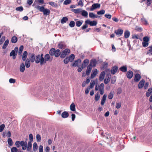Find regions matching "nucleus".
<instances>
[{"label": "nucleus", "mask_w": 152, "mask_h": 152, "mask_svg": "<svg viewBox=\"0 0 152 152\" xmlns=\"http://www.w3.org/2000/svg\"><path fill=\"white\" fill-rule=\"evenodd\" d=\"M16 146L18 148H19L21 146L22 147V149L23 150H25L27 148L28 144L26 141H17L15 143Z\"/></svg>", "instance_id": "nucleus-1"}, {"label": "nucleus", "mask_w": 152, "mask_h": 152, "mask_svg": "<svg viewBox=\"0 0 152 152\" xmlns=\"http://www.w3.org/2000/svg\"><path fill=\"white\" fill-rule=\"evenodd\" d=\"M85 24L81 27V29L83 30L84 29L88 27V24H89L91 26H96L97 24V22L94 20L90 21L89 20H87L85 21Z\"/></svg>", "instance_id": "nucleus-2"}, {"label": "nucleus", "mask_w": 152, "mask_h": 152, "mask_svg": "<svg viewBox=\"0 0 152 152\" xmlns=\"http://www.w3.org/2000/svg\"><path fill=\"white\" fill-rule=\"evenodd\" d=\"M35 8L39 10L40 12H43L44 15L46 16L49 15L50 13L49 10L47 8H45L43 6L41 7L39 5H37Z\"/></svg>", "instance_id": "nucleus-3"}, {"label": "nucleus", "mask_w": 152, "mask_h": 152, "mask_svg": "<svg viewBox=\"0 0 152 152\" xmlns=\"http://www.w3.org/2000/svg\"><path fill=\"white\" fill-rule=\"evenodd\" d=\"M49 54L51 56H55L56 57H58L60 55L61 51L59 49L56 50L54 48H51L49 52Z\"/></svg>", "instance_id": "nucleus-4"}, {"label": "nucleus", "mask_w": 152, "mask_h": 152, "mask_svg": "<svg viewBox=\"0 0 152 152\" xmlns=\"http://www.w3.org/2000/svg\"><path fill=\"white\" fill-rule=\"evenodd\" d=\"M43 57H40L39 54L36 56L35 62L37 64L40 63L41 65L45 64Z\"/></svg>", "instance_id": "nucleus-5"}, {"label": "nucleus", "mask_w": 152, "mask_h": 152, "mask_svg": "<svg viewBox=\"0 0 152 152\" xmlns=\"http://www.w3.org/2000/svg\"><path fill=\"white\" fill-rule=\"evenodd\" d=\"M29 138L30 141L28 143V146L27 148V151H29L32 148V144L31 142L33 140V135L31 134H30L29 135Z\"/></svg>", "instance_id": "nucleus-6"}, {"label": "nucleus", "mask_w": 152, "mask_h": 152, "mask_svg": "<svg viewBox=\"0 0 152 152\" xmlns=\"http://www.w3.org/2000/svg\"><path fill=\"white\" fill-rule=\"evenodd\" d=\"M70 50L69 49H66L63 50L60 54V57L61 58H64L66 55H68L70 53Z\"/></svg>", "instance_id": "nucleus-7"}, {"label": "nucleus", "mask_w": 152, "mask_h": 152, "mask_svg": "<svg viewBox=\"0 0 152 152\" xmlns=\"http://www.w3.org/2000/svg\"><path fill=\"white\" fill-rule=\"evenodd\" d=\"M100 7V5L99 3H95L93 4L90 8L89 10L90 11H93L95 9L99 8Z\"/></svg>", "instance_id": "nucleus-8"}, {"label": "nucleus", "mask_w": 152, "mask_h": 152, "mask_svg": "<svg viewBox=\"0 0 152 152\" xmlns=\"http://www.w3.org/2000/svg\"><path fill=\"white\" fill-rule=\"evenodd\" d=\"M53 59V58H50V55L48 54H46L44 58V60H45V64L47 61H51Z\"/></svg>", "instance_id": "nucleus-9"}, {"label": "nucleus", "mask_w": 152, "mask_h": 152, "mask_svg": "<svg viewBox=\"0 0 152 152\" xmlns=\"http://www.w3.org/2000/svg\"><path fill=\"white\" fill-rule=\"evenodd\" d=\"M124 31L122 29L119 28L114 31V33L118 37L121 36L123 33Z\"/></svg>", "instance_id": "nucleus-10"}, {"label": "nucleus", "mask_w": 152, "mask_h": 152, "mask_svg": "<svg viewBox=\"0 0 152 152\" xmlns=\"http://www.w3.org/2000/svg\"><path fill=\"white\" fill-rule=\"evenodd\" d=\"M89 62V61L88 59H85L83 62L81 67L83 68H85L88 65Z\"/></svg>", "instance_id": "nucleus-11"}, {"label": "nucleus", "mask_w": 152, "mask_h": 152, "mask_svg": "<svg viewBox=\"0 0 152 152\" xmlns=\"http://www.w3.org/2000/svg\"><path fill=\"white\" fill-rule=\"evenodd\" d=\"M98 73V71L97 69H95L94 70V71H92L91 75V79L94 78L97 75Z\"/></svg>", "instance_id": "nucleus-12"}, {"label": "nucleus", "mask_w": 152, "mask_h": 152, "mask_svg": "<svg viewBox=\"0 0 152 152\" xmlns=\"http://www.w3.org/2000/svg\"><path fill=\"white\" fill-rule=\"evenodd\" d=\"M141 78L140 75L138 73H137L134 75V81L136 82H138L140 80Z\"/></svg>", "instance_id": "nucleus-13"}, {"label": "nucleus", "mask_w": 152, "mask_h": 152, "mask_svg": "<svg viewBox=\"0 0 152 152\" xmlns=\"http://www.w3.org/2000/svg\"><path fill=\"white\" fill-rule=\"evenodd\" d=\"M92 66H91L90 65H88L87 67V70L86 71V75L87 76H88L90 75L92 69Z\"/></svg>", "instance_id": "nucleus-14"}, {"label": "nucleus", "mask_w": 152, "mask_h": 152, "mask_svg": "<svg viewBox=\"0 0 152 152\" xmlns=\"http://www.w3.org/2000/svg\"><path fill=\"white\" fill-rule=\"evenodd\" d=\"M145 81L144 79H142L140 80L138 86V87L139 88L141 89L143 87L145 83Z\"/></svg>", "instance_id": "nucleus-15"}, {"label": "nucleus", "mask_w": 152, "mask_h": 152, "mask_svg": "<svg viewBox=\"0 0 152 152\" xmlns=\"http://www.w3.org/2000/svg\"><path fill=\"white\" fill-rule=\"evenodd\" d=\"M105 75V72L104 71L102 72L99 76V80L100 81H102L104 78Z\"/></svg>", "instance_id": "nucleus-16"}, {"label": "nucleus", "mask_w": 152, "mask_h": 152, "mask_svg": "<svg viewBox=\"0 0 152 152\" xmlns=\"http://www.w3.org/2000/svg\"><path fill=\"white\" fill-rule=\"evenodd\" d=\"M118 69V67L117 66H114L111 70V73L113 75L115 74L117 72Z\"/></svg>", "instance_id": "nucleus-17"}, {"label": "nucleus", "mask_w": 152, "mask_h": 152, "mask_svg": "<svg viewBox=\"0 0 152 152\" xmlns=\"http://www.w3.org/2000/svg\"><path fill=\"white\" fill-rule=\"evenodd\" d=\"M97 63L96 60L95 59H92L91 60L90 62L89 65L91 66L95 67Z\"/></svg>", "instance_id": "nucleus-18"}, {"label": "nucleus", "mask_w": 152, "mask_h": 152, "mask_svg": "<svg viewBox=\"0 0 152 152\" xmlns=\"http://www.w3.org/2000/svg\"><path fill=\"white\" fill-rule=\"evenodd\" d=\"M133 72L131 70H129L126 73V76L129 79H131L133 77Z\"/></svg>", "instance_id": "nucleus-19"}, {"label": "nucleus", "mask_w": 152, "mask_h": 152, "mask_svg": "<svg viewBox=\"0 0 152 152\" xmlns=\"http://www.w3.org/2000/svg\"><path fill=\"white\" fill-rule=\"evenodd\" d=\"M81 62V60L80 59H78L75 61L74 63L72 64V66L76 67L78 66L79 64Z\"/></svg>", "instance_id": "nucleus-20"}, {"label": "nucleus", "mask_w": 152, "mask_h": 152, "mask_svg": "<svg viewBox=\"0 0 152 152\" xmlns=\"http://www.w3.org/2000/svg\"><path fill=\"white\" fill-rule=\"evenodd\" d=\"M17 53H16L15 50H12L10 53V56H12V58L15 59L16 58V56L17 55Z\"/></svg>", "instance_id": "nucleus-21"}, {"label": "nucleus", "mask_w": 152, "mask_h": 152, "mask_svg": "<svg viewBox=\"0 0 152 152\" xmlns=\"http://www.w3.org/2000/svg\"><path fill=\"white\" fill-rule=\"evenodd\" d=\"M9 42L8 39H7L5 40L2 46V48L3 49H5L6 48L9 43Z\"/></svg>", "instance_id": "nucleus-22"}, {"label": "nucleus", "mask_w": 152, "mask_h": 152, "mask_svg": "<svg viewBox=\"0 0 152 152\" xmlns=\"http://www.w3.org/2000/svg\"><path fill=\"white\" fill-rule=\"evenodd\" d=\"M110 76L109 75H107L106 78L104 80V83L105 84H107L110 81Z\"/></svg>", "instance_id": "nucleus-23"}, {"label": "nucleus", "mask_w": 152, "mask_h": 152, "mask_svg": "<svg viewBox=\"0 0 152 152\" xmlns=\"http://www.w3.org/2000/svg\"><path fill=\"white\" fill-rule=\"evenodd\" d=\"M25 69V66L24 64L23 63H22L20 66V72H24Z\"/></svg>", "instance_id": "nucleus-24"}, {"label": "nucleus", "mask_w": 152, "mask_h": 152, "mask_svg": "<svg viewBox=\"0 0 152 152\" xmlns=\"http://www.w3.org/2000/svg\"><path fill=\"white\" fill-rule=\"evenodd\" d=\"M35 58L36 56L35 54L34 53H32L30 58V59L32 63L34 61H35Z\"/></svg>", "instance_id": "nucleus-25"}, {"label": "nucleus", "mask_w": 152, "mask_h": 152, "mask_svg": "<svg viewBox=\"0 0 152 152\" xmlns=\"http://www.w3.org/2000/svg\"><path fill=\"white\" fill-rule=\"evenodd\" d=\"M130 32L128 30H126L124 33V37L125 38H127L129 37Z\"/></svg>", "instance_id": "nucleus-26"}, {"label": "nucleus", "mask_w": 152, "mask_h": 152, "mask_svg": "<svg viewBox=\"0 0 152 152\" xmlns=\"http://www.w3.org/2000/svg\"><path fill=\"white\" fill-rule=\"evenodd\" d=\"M58 47L60 49H62L65 48L64 43L62 42H60L58 45Z\"/></svg>", "instance_id": "nucleus-27"}, {"label": "nucleus", "mask_w": 152, "mask_h": 152, "mask_svg": "<svg viewBox=\"0 0 152 152\" xmlns=\"http://www.w3.org/2000/svg\"><path fill=\"white\" fill-rule=\"evenodd\" d=\"M69 116V113L66 111H64L61 114V116L63 118H66Z\"/></svg>", "instance_id": "nucleus-28"}, {"label": "nucleus", "mask_w": 152, "mask_h": 152, "mask_svg": "<svg viewBox=\"0 0 152 152\" xmlns=\"http://www.w3.org/2000/svg\"><path fill=\"white\" fill-rule=\"evenodd\" d=\"M119 69L121 71L123 72H126L127 71V67L126 66H123L121 67Z\"/></svg>", "instance_id": "nucleus-29"}, {"label": "nucleus", "mask_w": 152, "mask_h": 152, "mask_svg": "<svg viewBox=\"0 0 152 152\" xmlns=\"http://www.w3.org/2000/svg\"><path fill=\"white\" fill-rule=\"evenodd\" d=\"M81 10L80 8L73 9L72 10V11L76 14H78L81 12Z\"/></svg>", "instance_id": "nucleus-30"}, {"label": "nucleus", "mask_w": 152, "mask_h": 152, "mask_svg": "<svg viewBox=\"0 0 152 152\" xmlns=\"http://www.w3.org/2000/svg\"><path fill=\"white\" fill-rule=\"evenodd\" d=\"M25 66L27 68H29L31 65L30 61L27 59L26 60L25 62Z\"/></svg>", "instance_id": "nucleus-31"}, {"label": "nucleus", "mask_w": 152, "mask_h": 152, "mask_svg": "<svg viewBox=\"0 0 152 152\" xmlns=\"http://www.w3.org/2000/svg\"><path fill=\"white\" fill-rule=\"evenodd\" d=\"M81 15L83 17L87 18L88 17V12L85 10L81 11Z\"/></svg>", "instance_id": "nucleus-32"}, {"label": "nucleus", "mask_w": 152, "mask_h": 152, "mask_svg": "<svg viewBox=\"0 0 152 152\" xmlns=\"http://www.w3.org/2000/svg\"><path fill=\"white\" fill-rule=\"evenodd\" d=\"M3 137H10L11 136V133L10 131H9L6 134H5L4 132H3L2 134Z\"/></svg>", "instance_id": "nucleus-33"}, {"label": "nucleus", "mask_w": 152, "mask_h": 152, "mask_svg": "<svg viewBox=\"0 0 152 152\" xmlns=\"http://www.w3.org/2000/svg\"><path fill=\"white\" fill-rule=\"evenodd\" d=\"M18 41L17 38L15 36H13L11 38V41L13 43H16Z\"/></svg>", "instance_id": "nucleus-34"}, {"label": "nucleus", "mask_w": 152, "mask_h": 152, "mask_svg": "<svg viewBox=\"0 0 152 152\" xmlns=\"http://www.w3.org/2000/svg\"><path fill=\"white\" fill-rule=\"evenodd\" d=\"M27 52L26 51H24L22 56V59L23 61L26 60L27 55Z\"/></svg>", "instance_id": "nucleus-35"}, {"label": "nucleus", "mask_w": 152, "mask_h": 152, "mask_svg": "<svg viewBox=\"0 0 152 152\" xmlns=\"http://www.w3.org/2000/svg\"><path fill=\"white\" fill-rule=\"evenodd\" d=\"M68 18L66 17H64L61 20V23H64L68 20Z\"/></svg>", "instance_id": "nucleus-36"}, {"label": "nucleus", "mask_w": 152, "mask_h": 152, "mask_svg": "<svg viewBox=\"0 0 152 152\" xmlns=\"http://www.w3.org/2000/svg\"><path fill=\"white\" fill-rule=\"evenodd\" d=\"M75 58V56L74 54H72L69 57H68V59L69 61L72 62L74 60Z\"/></svg>", "instance_id": "nucleus-37"}, {"label": "nucleus", "mask_w": 152, "mask_h": 152, "mask_svg": "<svg viewBox=\"0 0 152 152\" xmlns=\"http://www.w3.org/2000/svg\"><path fill=\"white\" fill-rule=\"evenodd\" d=\"M83 23L82 21H77L76 22V26L77 27H79L81 26Z\"/></svg>", "instance_id": "nucleus-38"}, {"label": "nucleus", "mask_w": 152, "mask_h": 152, "mask_svg": "<svg viewBox=\"0 0 152 152\" xmlns=\"http://www.w3.org/2000/svg\"><path fill=\"white\" fill-rule=\"evenodd\" d=\"M75 105L74 103H72L70 106V109L72 111H74L75 110Z\"/></svg>", "instance_id": "nucleus-39"}, {"label": "nucleus", "mask_w": 152, "mask_h": 152, "mask_svg": "<svg viewBox=\"0 0 152 152\" xmlns=\"http://www.w3.org/2000/svg\"><path fill=\"white\" fill-rule=\"evenodd\" d=\"M38 146L36 142H34L33 144V150L34 151H35L37 149Z\"/></svg>", "instance_id": "nucleus-40"}, {"label": "nucleus", "mask_w": 152, "mask_h": 152, "mask_svg": "<svg viewBox=\"0 0 152 152\" xmlns=\"http://www.w3.org/2000/svg\"><path fill=\"white\" fill-rule=\"evenodd\" d=\"M7 142L8 145L10 146H11L13 144V141L12 139L11 138H9L7 140Z\"/></svg>", "instance_id": "nucleus-41"}, {"label": "nucleus", "mask_w": 152, "mask_h": 152, "mask_svg": "<svg viewBox=\"0 0 152 152\" xmlns=\"http://www.w3.org/2000/svg\"><path fill=\"white\" fill-rule=\"evenodd\" d=\"M100 96L98 92L95 95V100L96 101H98L100 98Z\"/></svg>", "instance_id": "nucleus-42"}, {"label": "nucleus", "mask_w": 152, "mask_h": 152, "mask_svg": "<svg viewBox=\"0 0 152 152\" xmlns=\"http://www.w3.org/2000/svg\"><path fill=\"white\" fill-rule=\"evenodd\" d=\"M95 80H93V81H91L90 84V88H92L94 87L95 84Z\"/></svg>", "instance_id": "nucleus-43"}, {"label": "nucleus", "mask_w": 152, "mask_h": 152, "mask_svg": "<svg viewBox=\"0 0 152 152\" xmlns=\"http://www.w3.org/2000/svg\"><path fill=\"white\" fill-rule=\"evenodd\" d=\"M113 97V92L112 91L110 92V93L108 95V97L109 99H112Z\"/></svg>", "instance_id": "nucleus-44"}, {"label": "nucleus", "mask_w": 152, "mask_h": 152, "mask_svg": "<svg viewBox=\"0 0 152 152\" xmlns=\"http://www.w3.org/2000/svg\"><path fill=\"white\" fill-rule=\"evenodd\" d=\"M15 10L16 11L21 12L23 10V8L22 7L20 6L18 7H16L15 9Z\"/></svg>", "instance_id": "nucleus-45"}, {"label": "nucleus", "mask_w": 152, "mask_h": 152, "mask_svg": "<svg viewBox=\"0 0 152 152\" xmlns=\"http://www.w3.org/2000/svg\"><path fill=\"white\" fill-rule=\"evenodd\" d=\"M105 13V10H102L99 11L97 12V14L98 15H103Z\"/></svg>", "instance_id": "nucleus-46"}, {"label": "nucleus", "mask_w": 152, "mask_h": 152, "mask_svg": "<svg viewBox=\"0 0 152 152\" xmlns=\"http://www.w3.org/2000/svg\"><path fill=\"white\" fill-rule=\"evenodd\" d=\"M23 49V45H21L19 48V50L18 51V54H20L21 53Z\"/></svg>", "instance_id": "nucleus-47"}, {"label": "nucleus", "mask_w": 152, "mask_h": 152, "mask_svg": "<svg viewBox=\"0 0 152 152\" xmlns=\"http://www.w3.org/2000/svg\"><path fill=\"white\" fill-rule=\"evenodd\" d=\"M18 149L16 147H13L11 149V152H17Z\"/></svg>", "instance_id": "nucleus-48"}, {"label": "nucleus", "mask_w": 152, "mask_h": 152, "mask_svg": "<svg viewBox=\"0 0 152 152\" xmlns=\"http://www.w3.org/2000/svg\"><path fill=\"white\" fill-rule=\"evenodd\" d=\"M5 127L4 124H2L0 126V132H2Z\"/></svg>", "instance_id": "nucleus-49"}, {"label": "nucleus", "mask_w": 152, "mask_h": 152, "mask_svg": "<svg viewBox=\"0 0 152 152\" xmlns=\"http://www.w3.org/2000/svg\"><path fill=\"white\" fill-rule=\"evenodd\" d=\"M5 37L3 36L0 40V45H1L5 39Z\"/></svg>", "instance_id": "nucleus-50"}, {"label": "nucleus", "mask_w": 152, "mask_h": 152, "mask_svg": "<svg viewBox=\"0 0 152 152\" xmlns=\"http://www.w3.org/2000/svg\"><path fill=\"white\" fill-rule=\"evenodd\" d=\"M69 25L71 27H73L75 26V22L73 21H71L70 22Z\"/></svg>", "instance_id": "nucleus-51"}, {"label": "nucleus", "mask_w": 152, "mask_h": 152, "mask_svg": "<svg viewBox=\"0 0 152 152\" xmlns=\"http://www.w3.org/2000/svg\"><path fill=\"white\" fill-rule=\"evenodd\" d=\"M140 36L137 34H134L132 36V38L133 39H139Z\"/></svg>", "instance_id": "nucleus-52"}, {"label": "nucleus", "mask_w": 152, "mask_h": 152, "mask_svg": "<svg viewBox=\"0 0 152 152\" xmlns=\"http://www.w3.org/2000/svg\"><path fill=\"white\" fill-rule=\"evenodd\" d=\"M71 0H65L64 2V4L67 5L71 2Z\"/></svg>", "instance_id": "nucleus-53"}, {"label": "nucleus", "mask_w": 152, "mask_h": 152, "mask_svg": "<svg viewBox=\"0 0 152 152\" xmlns=\"http://www.w3.org/2000/svg\"><path fill=\"white\" fill-rule=\"evenodd\" d=\"M36 139L37 142H39L41 140V137L39 134H37L36 135Z\"/></svg>", "instance_id": "nucleus-54"}, {"label": "nucleus", "mask_w": 152, "mask_h": 152, "mask_svg": "<svg viewBox=\"0 0 152 152\" xmlns=\"http://www.w3.org/2000/svg\"><path fill=\"white\" fill-rule=\"evenodd\" d=\"M149 39L148 37L145 36L143 38V42H148Z\"/></svg>", "instance_id": "nucleus-55"}, {"label": "nucleus", "mask_w": 152, "mask_h": 152, "mask_svg": "<svg viewBox=\"0 0 152 152\" xmlns=\"http://www.w3.org/2000/svg\"><path fill=\"white\" fill-rule=\"evenodd\" d=\"M104 90V84L103 83H101L99 86V90Z\"/></svg>", "instance_id": "nucleus-56"}, {"label": "nucleus", "mask_w": 152, "mask_h": 152, "mask_svg": "<svg viewBox=\"0 0 152 152\" xmlns=\"http://www.w3.org/2000/svg\"><path fill=\"white\" fill-rule=\"evenodd\" d=\"M142 46L144 47L145 48L148 46V42H142Z\"/></svg>", "instance_id": "nucleus-57"}, {"label": "nucleus", "mask_w": 152, "mask_h": 152, "mask_svg": "<svg viewBox=\"0 0 152 152\" xmlns=\"http://www.w3.org/2000/svg\"><path fill=\"white\" fill-rule=\"evenodd\" d=\"M104 16L107 18L108 19H110L112 17V16L110 14H106L104 15Z\"/></svg>", "instance_id": "nucleus-58"}, {"label": "nucleus", "mask_w": 152, "mask_h": 152, "mask_svg": "<svg viewBox=\"0 0 152 152\" xmlns=\"http://www.w3.org/2000/svg\"><path fill=\"white\" fill-rule=\"evenodd\" d=\"M48 4L49 5L54 7H56L57 5L56 4L53 2H49L48 3Z\"/></svg>", "instance_id": "nucleus-59"}, {"label": "nucleus", "mask_w": 152, "mask_h": 152, "mask_svg": "<svg viewBox=\"0 0 152 152\" xmlns=\"http://www.w3.org/2000/svg\"><path fill=\"white\" fill-rule=\"evenodd\" d=\"M121 106V102H118L116 103V107L117 109L119 108Z\"/></svg>", "instance_id": "nucleus-60"}, {"label": "nucleus", "mask_w": 152, "mask_h": 152, "mask_svg": "<svg viewBox=\"0 0 152 152\" xmlns=\"http://www.w3.org/2000/svg\"><path fill=\"white\" fill-rule=\"evenodd\" d=\"M69 61H70L69 60V59H68V57H67L64 60V63L65 64H68Z\"/></svg>", "instance_id": "nucleus-61"}, {"label": "nucleus", "mask_w": 152, "mask_h": 152, "mask_svg": "<svg viewBox=\"0 0 152 152\" xmlns=\"http://www.w3.org/2000/svg\"><path fill=\"white\" fill-rule=\"evenodd\" d=\"M9 81L11 83H14L15 82V80L13 78H10L9 79Z\"/></svg>", "instance_id": "nucleus-62"}, {"label": "nucleus", "mask_w": 152, "mask_h": 152, "mask_svg": "<svg viewBox=\"0 0 152 152\" xmlns=\"http://www.w3.org/2000/svg\"><path fill=\"white\" fill-rule=\"evenodd\" d=\"M148 48H150V49L148 51V53H150V55H152V46L149 47Z\"/></svg>", "instance_id": "nucleus-63"}, {"label": "nucleus", "mask_w": 152, "mask_h": 152, "mask_svg": "<svg viewBox=\"0 0 152 152\" xmlns=\"http://www.w3.org/2000/svg\"><path fill=\"white\" fill-rule=\"evenodd\" d=\"M39 152H43V147L40 145L39 147Z\"/></svg>", "instance_id": "nucleus-64"}]
</instances>
